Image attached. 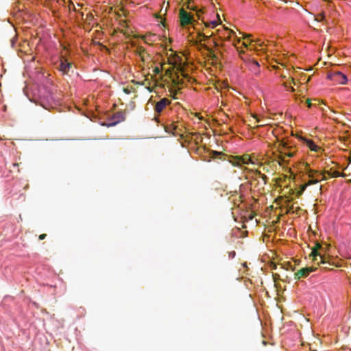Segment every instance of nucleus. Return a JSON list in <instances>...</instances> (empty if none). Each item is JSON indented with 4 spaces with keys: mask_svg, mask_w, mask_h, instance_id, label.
I'll use <instances>...</instances> for the list:
<instances>
[{
    "mask_svg": "<svg viewBox=\"0 0 351 351\" xmlns=\"http://www.w3.org/2000/svg\"><path fill=\"white\" fill-rule=\"evenodd\" d=\"M326 249L322 247L319 243H316L315 247L313 249L311 255L313 256V261H317V264H328L331 266L340 267L341 264L339 261H333L332 258L326 256Z\"/></svg>",
    "mask_w": 351,
    "mask_h": 351,
    "instance_id": "7",
    "label": "nucleus"
},
{
    "mask_svg": "<svg viewBox=\"0 0 351 351\" xmlns=\"http://www.w3.org/2000/svg\"><path fill=\"white\" fill-rule=\"evenodd\" d=\"M235 255V252H232L230 254V256H231L232 257H234Z\"/></svg>",
    "mask_w": 351,
    "mask_h": 351,
    "instance_id": "30",
    "label": "nucleus"
},
{
    "mask_svg": "<svg viewBox=\"0 0 351 351\" xmlns=\"http://www.w3.org/2000/svg\"><path fill=\"white\" fill-rule=\"evenodd\" d=\"M285 88H286V90L287 91H290V92H293L294 91V88L293 87H292L291 85H287L286 83L285 84Z\"/></svg>",
    "mask_w": 351,
    "mask_h": 351,
    "instance_id": "20",
    "label": "nucleus"
},
{
    "mask_svg": "<svg viewBox=\"0 0 351 351\" xmlns=\"http://www.w3.org/2000/svg\"><path fill=\"white\" fill-rule=\"evenodd\" d=\"M121 32L125 36L130 37L133 33L132 29L128 26L126 22L121 25Z\"/></svg>",
    "mask_w": 351,
    "mask_h": 351,
    "instance_id": "16",
    "label": "nucleus"
},
{
    "mask_svg": "<svg viewBox=\"0 0 351 351\" xmlns=\"http://www.w3.org/2000/svg\"><path fill=\"white\" fill-rule=\"evenodd\" d=\"M56 3L58 4V7L63 5L65 3V0H56Z\"/></svg>",
    "mask_w": 351,
    "mask_h": 351,
    "instance_id": "21",
    "label": "nucleus"
},
{
    "mask_svg": "<svg viewBox=\"0 0 351 351\" xmlns=\"http://www.w3.org/2000/svg\"><path fill=\"white\" fill-rule=\"evenodd\" d=\"M324 18V16L323 15H320V16H317L316 19L317 21H322Z\"/></svg>",
    "mask_w": 351,
    "mask_h": 351,
    "instance_id": "27",
    "label": "nucleus"
},
{
    "mask_svg": "<svg viewBox=\"0 0 351 351\" xmlns=\"http://www.w3.org/2000/svg\"><path fill=\"white\" fill-rule=\"evenodd\" d=\"M314 271H315V269H313V267L302 268L298 271L297 276H298L299 278H305V277L308 276L310 274V273H311Z\"/></svg>",
    "mask_w": 351,
    "mask_h": 351,
    "instance_id": "15",
    "label": "nucleus"
},
{
    "mask_svg": "<svg viewBox=\"0 0 351 351\" xmlns=\"http://www.w3.org/2000/svg\"><path fill=\"white\" fill-rule=\"evenodd\" d=\"M243 98L244 99V101L243 103L246 105V106H249L250 104V101L245 96H243Z\"/></svg>",
    "mask_w": 351,
    "mask_h": 351,
    "instance_id": "22",
    "label": "nucleus"
},
{
    "mask_svg": "<svg viewBox=\"0 0 351 351\" xmlns=\"http://www.w3.org/2000/svg\"><path fill=\"white\" fill-rule=\"evenodd\" d=\"M179 18L180 25L182 27L191 25L195 32L190 33L189 40L193 45H198L202 42L210 40L209 37L213 34H208V32H203L197 27L198 22L195 19L194 15L191 12H186L184 8H181L179 11Z\"/></svg>",
    "mask_w": 351,
    "mask_h": 351,
    "instance_id": "4",
    "label": "nucleus"
},
{
    "mask_svg": "<svg viewBox=\"0 0 351 351\" xmlns=\"http://www.w3.org/2000/svg\"><path fill=\"white\" fill-rule=\"evenodd\" d=\"M136 61L140 66L148 62L149 60V56L143 47H138L136 50Z\"/></svg>",
    "mask_w": 351,
    "mask_h": 351,
    "instance_id": "9",
    "label": "nucleus"
},
{
    "mask_svg": "<svg viewBox=\"0 0 351 351\" xmlns=\"http://www.w3.org/2000/svg\"><path fill=\"white\" fill-rule=\"evenodd\" d=\"M46 237V234H42L39 236V239L40 240H43Z\"/></svg>",
    "mask_w": 351,
    "mask_h": 351,
    "instance_id": "28",
    "label": "nucleus"
},
{
    "mask_svg": "<svg viewBox=\"0 0 351 351\" xmlns=\"http://www.w3.org/2000/svg\"><path fill=\"white\" fill-rule=\"evenodd\" d=\"M171 100L167 98L160 99L155 105L154 110L157 113L162 112L167 106L170 105Z\"/></svg>",
    "mask_w": 351,
    "mask_h": 351,
    "instance_id": "13",
    "label": "nucleus"
},
{
    "mask_svg": "<svg viewBox=\"0 0 351 351\" xmlns=\"http://www.w3.org/2000/svg\"><path fill=\"white\" fill-rule=\"evenodd\" d=\"M230 163L234 166L240 168L243 173H253L256 177L261 178L264 183H266L267 176L257 169L248 167L249 165L252 166H261V162L254 154H245L243 155L231 156L229 158Z\"/></svg>",
    "mask_w": 351,
    "mask_h": 351,
    "instance_id": "3",
    "label": "nucleus"
},
{
    "mask_svg": "<svg viewBox=\"0 0 351 351\" xmlns=\"http://www.w3.org/2000/svg\"><path fill=\"white\" fill-rule=\"evenodd\" d=\"M247 64L250 66V68L252 69V70H254V71H256L259 67V64L258 63L257 61L256 60H249L247 62Z\"/></svg>",
    "mask_w": 351,
    "mask_h": 351,
    "instance_id": "18",
    "label": "nucleus"
},
{
    "mask_svg": "<svg viewBox=\"0 0 351 351\" xmlns=\"http://www.w3.org/2000/svg\"><path fill=\"white\" fill-rule=\"evenodd\" d=\"M252 116L254 119H256V123H259L261 121L259 120V119L258 118V116L256 114H252Z\"/></svg>",
    "mask_w": 351,
    "mask_h": 351,
    "instance_id": "25",
    "label": "nucleus"
},
{
    "mask_svg": "<svg viewBox=\"0 0 351 351\" xmlns=\"http://www.w3.org/2000/svg\"><path fill=\"white\" fill-rule=\"evenodd\" d=\"M304 144L311 151L315 153L321 152L322 147L317 145L312 139L308 138L305 140Z\"/></svg>",
    "mask_w": 351,
    "mask_h": 351,
    "instance_id": "14",
    "label": "nucleus"
},
{
    "mask_svg": "<svg viewBox=\"0 0 351 351\" xmlns=\"http://www.w3.org/2000/svg\"><path fill=\"white\" fill-rule=\"evenodd\" d=\"M93 19V14H87V15H86V21H89L88 23H90V20H92Z\"/></svg>",
    "mask_w": 351,
    "mask_h": 351,
    "instance_id": "23",
    "label": "nucleus"
},
{
    "mask_svg": "<svg viewBox=\"0 0 351 351\" xmlns=\"http://www.w3.org/2000/svg\"><path fill=\"white\" fill-rule=\"evenodd\" d=\"M42 106H43V108H45L47 110H49L51 108H53L51 104L45 105V104H42Z\"/></svg>",
    "mask_w": 351,
    "mask_h": 351,
    "instance_id": "24",
    "label": "nucleus"
},
{
    "mask_svg": "<svg viewBox=\"0 0 351 351\" xmlns=\"http://www.w3.org/2000/svg\"><path fill=\"white\" fill-rule=\"evenodd\" d=\"M304 171L308 180L300 186L299 191L297 192L298 196L301 195L303 193V192L306 190L307 186L317 184L322 180H326V173L328 174L332 178H337L340 176V173L337 171H334L332 173H330L328 171H319L311 169L310 165L308 163L305 164Z\"/></svg>",
    "mask_w": 351,
    "mask_h": 351,
    "instance_id": "5",
    "label": "nucleus"
},
{
    "mask_svg": "<svg viewBox=\"0 0 351 351\" xmlns=\"http://www.w3.org/2000/svg\"><path fill=\"white\" fill-rule=\"evenodd\" d=\"M330 118L333 119V120H335L337 121V117H335V116H330Z\"/></svg>",
    "mask_w": 351,
    "mask_h": 351,
    "instance_id": "29",
    "label": "nucleus"
},
{
    "mask_svg": "<svg viewBox=\"0 0 351 351\" xmlns=\"http://www.w3.org/2000/svg\"><path fill=\"white\" fill-rule=\"evenodd\" d=\"M278 152L276 159L280 165H283L289 161V158L295 156L297 149L287 142H282L278 145Z\"/></svg>",
    "mask_w": 351,
    "mask_h": 351,
    "instance_id": "8",
    "label": "nucleus"
},
{
    "mask_svg": "<svg viewBox=\"0 0 351 351\" xmlns=\"http://www.w3.org/2000/svg\"><path fill=\"white\" fill-rule=\"evenodd\" d=\"M328 78L337 84H346L348 82L347 77L339 71H333L328 73Z\"/></svg>",
    "mask_w": 351,
    "mask_h": 351,
    "instance_id": "10",
    "label": "nucleus"
},
{
    "mask_svg": "<svg viewBox=\"0 0 351 351\" xmlns=\"http://www.w3.org/2000/svg\"><path fill=\"white\" fill-rule=\"evenodd\" d=\"M239 36L238 38L241 39L240 43L238 45V47H235L237 49L241 58L244 61H246L245 58L244 56L245 51L243 48L246 49L247 50L250 51H265L267 48V45L265 41L257 39L252 40L251 38L250 35L244 36V34L241 32H239Z\"/></svg>",
    "mask_w": 351,
    "mask_h": 351,
    "instance_id": "6",
    "label": "nucleus"
},
{
    "mask_svg": "<svg viewBox=\"0 0 351 351\" xmlns=\"http://www.w3.org/2000/svg\"><path fill=\"white\" fill-rule=\"evenodd\" d=\"M306 104H307L308 108H311L312 103H311V101L310 100H308V99L306 100Z\"/></svg>",
    "mask_w": 351,
    "mask_h": 351,
    "instance_id": "26",
    "label": "nucleus"
},
{
    "mask_svg": "<svg viewBox=\"0 0 351 351\" xmlns=\"http://www.w3.org/2000/svg\"><path fill=\"white\" fill-rule=\"evenodd\" d=\"M71 68V63L68 61L64 55H61L60 57V66L59 71L63 74H66Z\"/></svg>",
    "mask_w": 351,
    "mask_h": 351,
    "instance_id": "11",
    "label": "nucleus"
},
{
    "mask_svg": "<svg viewBox=\"0 0 351 351\" xmlns=\"http://www.w3.org/2000/svg\"><path fill=\"white\" fill-rule=\"evenodd\" d=\"M182 1L183 0H181ZM199 0H187L186 5V8L195 11L196 16L198 20H201L204 25V28L202 29L203 32H208V34H212L209 37L210 40L202 42V44H198L202 48L208 50V45L211 43H214L217 45L215 36H217L221 40L228 41L234 47H238V45L241 42V39L238 38V35L232 30L221 26L216 30L215 34L213 32H210L208 29H213L221 25V19L218 14L213 13V19L208 17L207 15H202L203 11L201 8H199L197 1Z\"/></svg>",
    "mask_w": 351,
    "mask_h": 351,
    "instance_id": "2",
    "label": "nucleus"
},
{
    "mask_svg": "<svg viewBox=\"0 0 351 351\" xmlns=\"http://www.w3.org/2000/svg\"><path fill=\"white\" fill-rule=\"evenodd\" d=\"M167 61V63H160L153 68L152 78L155 81L161 80L165 84L178 88L190 82L186 58L171 51Z\"/></svg>",
    "mask_w": 351,
    "mask_h": 351,
    "instance_id": "1",
    "label": "nucleus"
},
{
    "mask_svg": "<svg viewBox=\"0 0 351 351\" xmlns=\"http://www.w3.org/2000/svg\"><path fill=\"white\" fill-rule=\"evenodd\" d=\"M278 63H279V64H281V65H282V66L285 64V62H279Z\"/></svg>",
    "mask_w": 351,
    "mask_h": 351,
    "instance_id": "31",
    "label": "nucleus"
},
{
    "mask_svg": "<svg viewBox=\"0 0 351 351\" xmlns=\"http://www.w3.org/2000/svg\"><path fill=\"white\" fill-rule=\"evenodd\" d=\"M292 136H295L296 138H298L300 141H301L302 143H304L305 142V140L307 139L306 137H304L303 136L302 134H294L293 132H292Z\"/></svg>",
    "mask_w": 351,
    "mask_h": 351,
    "instance_id": "19",
    "label": "nucleus"
},
{
    "mask_svg": "<svg viewBox=\"0 0 351 351\" xmlns=\"http://www.w3.org/2000/svg\"><path fill=\"white\" fill-rule=\"evenodd\" d=\"M221 104H222V105H223V106H226V104L223 103V101H221Z\"/></svg>",
    "mask_w": 351,
    "mask_h": 351,
    "instance_id": "32",
    "label": "nucleus"
},
{
    "mask_svg": "<svg viewBox=\"0 0 351 351\" xmlns=\"http://www.w3.org/2000/svg\"><path fill=\"white\" fill-rule=\"evenodd\" d=\"M45 5L49 7L55 14L58 10V4L56 3V0H45Z\"/></svg>",
    "mask_w": 351,
    "mask_h": 351,
    "instance_id": "17",
    "label": "nucleus"
},
{
    "mask_svg": "<svg viewBox=\"0 0 351 351\" xmlns=\"http://www.w3.org/2000/svg\"><path fill=\"white\" fill-rule=\"evenodd\" d=\"M165 131L172 134L173 136H181L182 129L180 128L176 123L167 124L165 127Z\"/></svg>",
    "mask_w": 351,
    "mask_h": 351,
    "instance_id": "12",
    "label": "nucleus"
}]
</instances>
